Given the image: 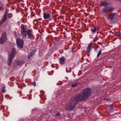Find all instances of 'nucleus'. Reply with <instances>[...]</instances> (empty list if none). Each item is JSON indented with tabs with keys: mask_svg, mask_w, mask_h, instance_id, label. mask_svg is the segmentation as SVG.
Segmentation results:
<instances>
[{
	"mask_svg": "<svg viewBox=\"0 0 121 121\" xmlns=\"http://www.w3.org/2000/svg\"><path fill=\"white\" fill-rule=\"evenodd\" d=\"M91 89L87 88L83 90L81 93L79 94L77 96L79 100L83 101L86 100L91 94Z\"/></svg>",
	"mask_w": 121,
	"mask_h": 121,
	"instance_id": "nucleus-1",
	"label": "nucleus"
},
{
	"mask_svg": "<svg viewBox=\"0 0 121 121\" xmlns=\"http://www.w3.org/2000/svg\"><path fill=\"white\" fill-rule=\"evenodd\" d=\"M79 101H80L77 96L72 98L69 102L65 106L66 109L68 111L73 110Z\"/></svg>",
	"mask_w": 121,
	"mask_h": 121,
	"instance_id": "nucleus-2",
	"label": "nucleus"
},
{
	"mask_svg": "<svg viewBox=\"0 0 121 121\" xmlns=\"http://www.w3.org/2000/svg\"><path fill=\"white\" fill-rule=\"evenodd\" d=\"M16 53V51L15 48H12L11 51V53L10 55V57L9 58V62L8 63V64L9 65H11L12 60L14 58Z\"/></svg>",
	"mask_w": 121,
	"mask_h": 121,
	"instance_id": "nucleus-3",
	"label": "nucleus"
},
{
	"mask_svg": "<svg viewBox=\"0 0 121 121\" xmlns=\"http://www.w3.org/2000/svg\"><path fill=\"white\" fill-rule=\"evenodd\" d=\"M8 13V11L6 9L2 18L0 21V25L2 24L6 21L7 19V15Z\"/></svg>",
	"mask_w": 121,
	"mask_h": 121,
	"instance_id": "nucleus-4",
	"label": "nucleus"
},
{
	"mask_svg": "<svg viewBox=\"0 0 121 121\" xmlns=\"http://www.w3.org/2000/svg\"><path fill=\"white\" fill-rule=\"evenodd\" d=\"M16 43L18 47L21 48H23V42L22 40L18 38L16 40Z\"/></svg>",
	"mask_w": 121,
	"mask_h": 121,
	"instance_id": "nucleus-5",
	"label": "nucleus"
},
{
	"mask_svg": "<svg viewBox=\"0 0 121 121\" xmlns=\"http://www.w3.org/2000/svg\"><path fill=\"white\" fill-rule=\"evenodd\" d=\"M114 9V8L111 7H109L102 10V12L104 13H107V12L110 11L112 12Z\"/></svg>",
	"mask_w": 121,
	"mask_h": 121,
	"instance_id": "nucleus-6",
	"label": "nucleus"
},
{
	"mask_svg": "<svg viewBox=\"0 0 121 121\" xmlns=\"http://www.w3.org/2000/svg\"><path fill=\"white\" fill-rule=\"evenodd\" d=\"M27 34L28 39L32 40L34 38V35L32 34V31L30 29H29L27 31Z\"/></svg>",
	"mask_w": 121,
	"mask_h": 121,
	"instance_id": "nucleus-7",
	"label": "nucleus"
},
{
	"mask_svg": "<svg viewBox=\"0 0 121 121\" xmlns=\"http://www.w3.org/2000/svg\"><path fill=\"white\" fill-rule=\"evenodd\" d=\"M7 39V38L6 36V33L5 32H4L0 39V43L1 44H2L4 41H5Z\"/></svg>",
	"mask_w": 121,
	"mask_h": 121,
	"instance_id": "nucleus-8",
	"label": "nucleus"
},
{
	"mask_svg": "<svg viewBox=\"0 0 121 121\" xmlns=\"http://www.w3.org/2000/svg\"><path fill=\"white\" fill-rule=\"evenodd\" d=\"M93 43L92 42H91L88 45L86 50V52L87 53V55L88 56H89V54L91 50V46Z\"/></svg>",
	"mask_w": 121,
	"mask_h": 121,
	"instance_id": "nucleus-9",
	"label": "nucleus"
},
{
	"mask_svg": "<svg viewBox=\"0 0 121 121\" xmlns=\"http://www.w3.org/2000/svg\"><path fill=\"white\" fill-rule=\"evenodd\" d=\"M51 12L49 11H46L44 13L43 15V17L44 19H48L50 16Z\"/></svg>",
	"mask_w": 121,
	"mask_h": 121,
	"instance_id": "nucleus-10",
	"label": "nucleus"
},
{
	"mask_svg": "<svg viewBox=\"0 0 121 121\" xmlns=\"http://www.w3.org/2000/svg\"><path fill=\"white\" fill-rule=\"evenodd\" d=\"M99 27L98 26H96L94 27L93 29H91V33L92 34H94L97 31H98L99 29Z\"/></svg>",
	"mask_w": 121,
	"mask_h": 121,
	"instance_id": "nucleus-11",
	"label": "nucleus"
},
{
	"mask_svg": "<svg viewBox=\"0 0 121 121\" xmlns=\"http://www.w3.org/2000/svg\"><path fill=\"white\" fill-rule=\"evenodd\" d=\"M27 32L24 31H21V34L22 37L24 39H26V38Z\"/></svg>",
	"mask_w": 121,
	"mask_h": 121,
	"instance_id": "nucleus-12",
	"label": "nucleus"
},
{
	"mask_svg": "<svg viewBox=\"0 0 121 121\" xmlns=\"http://www.w3.org/2000/svg\"><path fill=\"white\" fill-rule=\"evenodd\" d=\"M66 59L63 56H62L59 59V62L61 64H63L65 61Z\"/></svg>",
	"mask_w": 121,
	"mask_h": 121,
	"instance_id": "nucleus-13",
	"label": "nucleus"
},
{
	"mask_svg": "<svg viewBox=\"0 0 121 121\" xmlns=\"http://www.w3.org/2000/svg\"><path fill=\"white\" fill-rule=\"evenodd\" d=\"M108 2H101L100 4L106 8H107L108 7Z\"/></svg>",
	"mask_w": 121,
	"mask_h": 121,
	"instance_id": "nucleus-14",
	"label": "nucleus"
},
{
	"mask_svg": "<svg viewBox=\"0 0 121 121\" xmlns=\"http://www.w3.org/2000/svg\"><path fill=\"white\" fill-rule=\"evenodd\" d=\"M35 52V51H33L31 52L29 54L27 58L28 59H30V57L34 54Z\"/></svg>",
	"mask_w": 121,
	"mask_h": 121,
	"instance_id": "nucleus-15",
	"label": "nucleus"
},
{
	"mask_svg": "<svg viewBox=\"0 0 121 121\" xmlns=\"http://www.w3.org/2000/svg\"><path fill=\"white\" fill-rule=\"evenodd\" d=\"M115 15V14L114 13H112L109 14L110 19L112 21Z\"/></svg>",
	"mask_w": 121,
	"mask_h": 121,
	"instance_id": "nucleus-16",
	"label": "nucleus"
},
{
	"mask_svg": "<svg viewBox=\"0 0 121 121\" xmlns=\"http://www.w3.org/2000/svg\"><path fill=\"white\" fill-rule=\"evenodd\" d=\"M27 30V27L26 26L23 25V27L22 28L21 31H26Z\"/></svg>",
	"mask_w": 121,
	"mask_h": 121,
	"instance_id": "nucleus-17",
	"label": "nucleus"
},
{
	"mask_svg": "<svg viewBox=\"0 0 121 121\" xmlns=\"http://www.w3.org/2000/svg\"><path fill=\"white\" fill-rule=\"evenodd\" d=\"M79 83L78 82H76L75 83L72 84L71 85V86L72 87H75L77 85H78L79 84Z\"/></svg>",
	"mask_w": 121,
	"mask_h": 121,
	"instance_id": "nucleus-18",
	"label": "nucleus"
},
{
	"mask_svg": "<svg viewBox=\"0 0 121 121\" xmlns=\"http://www.w3.org/2000/svg\"><path fill=\"white\" fill-rule=\"evenodd\" d=\"M102 51V50H100L99 51V52L97 55V58H98V57L101 54Z\"/></svg>",
	"mask_w": 121,
	"mask_h": 121,
	"instance_id": "nucleus-19",
	"label": "nucleus"
},
{
	"mask_svg": "<svg viewBox=\"0 0 121 121\" xmlns=\"http://www.w3.org/2000/svg\"><path fill=\"white\" fill-rule=\"evenodd\" d=\"M17 64L18 65H22L23 64V62H22V61L20 60H19L17 62Z\"/></svg>",
	"mask_w": 121,
	"mask_h": 121,
	"instance_id": "nucleus-20",
	"label": "nucleus"
},
{
	"mask_svg": "<svg viewBox=\"0 0 121 121\" xmlns=\"http://www.w3.org/2000/svg\"><path fill=\"white\" fill-rule=\"evenodd\" d=\"M5 87H3L2 90V92L3 93H4L6 91L5 89Z\"/></svg>",
	"mask_w": 121,
	"mask_h": 121,
	"instance_id": "nucleus-21",
	"label": "nucleus"
},
{
	"mask_svg": "<svg viewBox=\"0 0 121 121\" xmlns=\"http://www.w3.org/2000/svg\"><path fill=\"white\" fill-rule=\"evenodd\" d=\"M32 85L34 86H36V83L35 81H34L32 83Z\"/></svg>",
	"mask_w": 121,
	"mask_h": 121,
	"instance_id": "nucleus-22",
	"label": "nucleus"
},
{
	"mask_svg": "<svg viewBox=\"0 0 121 121\" xmlns=\"http://www.w3.org/2000/svg\"><path fill=\"white\" fill-rule=\"evenodd\" d=\"M109 109H113V107L112 105H110L109 106Z\"/></svg>",
	"mask_w": 121,
	"mask_h": 121,
	"instance_id": "nucleus-23",
	"label": "nucleus"
},
{
	"mask_svg": "<svg viewBox=\"0 0 121 121\" xmlns=\"http://www.w3.org/2000/svg\"><path fill=\"white\" fill-rule=\"evenodd\" d=\"M60 113L59 112H58L55 114V115L56 116H60Z\"/></svg>",
	"mask_w": 121,
	"mask_h": 121,
	"instance_id": "nucleus-24",
	"label": "nucleus"
},
{
	"mask_svg": "<svg viewBox=\"0 0 121 121\" xmlns=\"http://www.w3.org/2000/svg\"><path fill=\"white\" fill-rule=\"evenodd\" d=\"M98 49V48H95V49H94V50L95 51H96Z\"/></svg>",
	"mask_w": 121,
	"mask_h": 121,
	"instance_id": "nucleus-25",
	"label": "nucleus"
},
{
	"mask_svg": "<svg viewBox=\"0 0 121 121\" xmlns=\"http://www.w3.org/2000/svg\"><path fill=\"white\" fill-rule=\"evenodd\" d=\"M104 100H108V99H104Z\"/></svg>",
	"mask_w": 121,
	"mask_h": 121,
	"instance_id": "nucleus-26",
	"label": "nucleus"
},
{
	"mask_svg": "<svg viewBox=\"0 0 121 121\" xmlns=\"http://www.w3.org/2000/svg\"><path fill=\"white\" fill-rule=\"evenodd\" d=\"M119 35L121 36V33L119 34Z\"/></svg>",
	"mask_w": 121,
	"mask_h": 121,
	"instance_id": "nucleus-27",
	"label": "nucleus"
},
{
	"mask_svg": "<svg viewBox=\"0 0 121 121\" xmlns=\"http://www.w3.org/2000/svg\"><path fill=\"white\" fill-rule=\"evenodd\" d=\"M65 78H67V77H66Z\"/></svg>",
	"mask_w": 121,
	"mask_h": 121,
	"instance_id": "nucleus-28",
	"label": "nucleus"
},
{
	"mask_svg": "<svg viewBox=\"0 0 121 121\" xmlns=\"http://www.w3.org/2000/svg\"><path fill=\"white\" fill-rule=\"evenodd\" d=\"M25 72H26V71H25Z\"/></svg>",
	"mask_w": 121,
	"mask_h": 121,
	"instance_id": "nucleus-29",
	"label": "nucleus"
}]
</instances>
